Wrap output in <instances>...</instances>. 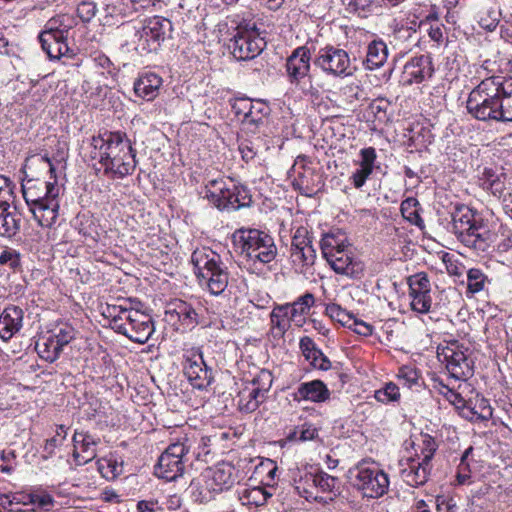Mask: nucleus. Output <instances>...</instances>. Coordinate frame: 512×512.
I'll return each instance as SVG.
<instances>
[{
  "label": "nucleus",
  "instance_id": "obj_11",
  "mask_svg": "<svg viewBox=\"0 0 512 512\" xmlns=\"http://www.w3.org/2000/svg\"><path fill=\"white\" fill-rule=\"evenodd\" d=\"M204 485L192 481L191 489L195 501L208 503L214 498V493L222 492L236 482V470L227 462H222L210 468L204 474Z\"/></svg>",
  "mask_w": 512,
  "mask_h": 512
},
{
  "label": "nucleus",
  "instance_id": "obj_61",
  "mask_svg": "<svg viewBox=\"0 0 512 512\" xmlns=\"http://www.w3.org/2000/svg\"><path fill=\"white\" fill-rule=\"evenodd\" d=\"M30 502L40 508L48 509L54 504V499L50 494H31Z\"/></svg>",
  "mask_w": 512,
  "mask_h": 512
},
{
  "label": "nucleus",
  "instance_id": "obj_30",
  "mask_svg": "<svg viewBox=\"0 0 512 512\" xmlns=\"http://www.w3.org/2000/svg\"><path fill=\"white\" fill-rule=\"evenodd\" d=\"M162 85V78L156 73L148 72L141 74L134 82L136 96L146 101H152L159 93Z\"/></svg>",
  "mask_w": 512,
  "mask_h": 512
},
{
  "label": "nucleus",
  "instance_id": "obj_35",
  "mask_svg": "<svg viewBox=\"0 0 512 512\" xmlns=\"http://www.w3.org/2000/svg\"><path fill=\"white\" fill-rule=\"evenodd\" d=\"M388 48L384 41L374 40L367 47L366 59L363 62L368 70L380 68L387 61Z\"/></svg>",
  "mask_w": 512,
  "mask_h": 512
},
{
  "label": "nucleus",
  "instance_id": "obj_52",
  "mask_svg": "<svg viewBox=\"0 0 512 512\" xmlns=\"http://www.w3.org/2000/svg\"><path fill=\"white\" fill-rule=\"evenodd\" d=\"M238 150L241 154V158L246 163L252 161L258 152V145H256L252 140L247 138L239 139Z\"/></svg>",
  "mask_w": 512,
  "mask_h": 512
},
{
  "label": "nucleus",
  "instance_id": "obj_6",
  "mask_svg": "<svg viewBox=\"0 0 512 512\" xmlns=\"http://www.w3.org/2000/svg\"><path fill=\"white\" fill-rule=\"evenodd\" d=\"M74 25L73 17L67 14L57 15L46 22L44 30L39 34V41L50 59L74 56L67 44L68 34Z\"/></svg>",
  "mask_w": 512,
  "mask_h": 512
},
{
  "label": "nucleus",
  "instance_id": "obj_12",
  "mask_svg": "<svg viewBox=\"0 0 512 512\" xmlns=\"http://www.w3.org/2000/svg\"><path fill=\"white\" fill-rule=\"evenodd\" d=\"M228 48L237 60H250L258 56L266 42L255 22L242 21L236 27Z\"/></svg>",
  "mask_w": 512,
  "mask_h": 512
},
{
  "label": "nucleus",
  "instance_id": "obj_16",
  "mask_svg": "<svg viewBox=\"0 0 512 512\" xmlns=\"http://www.w3.org/2000/svg\"><path fill=\"white\" fill-rule=\"evenodd\" d=\"M468 348L457 341L439 346L437 355L445 363L451 377L466 380L473 375L472 361L468 357Z\"/></svg>",
  "mask_w": 512,
  "mask_h": 512
},
{
  "label": "nucleus",
  "instance_id": "obj_57",
  "mask_svg": "<svg viewBox=\"0 0 512 512\" xmlns=\"http://www.w3.org/2000/svg\"><path fill=\"white\" fill-rule=\"evenodd\" d=\"M0 471L5 474H11L16 466V453L14 450L2 451L0 455Z\"/></svg>",
  "mask_w": 512,
  "mask_h": 512
},
{
  "label": "nucleus",
  "instance_id": "obj_47",
  "mask_svg": "<svg viewBox=\"0 0 512 512\" xmlns=\"http://www.w3.org/2000/svg\"><path fill=\"white\" fill-rule=\"evenodd\" d=\"M410 299V306L414 312L420 314H427L430 312L432 307L431 292L418 295L416 294L414 296H411Z\"/></svg>",
  "mask_w": 512,
  "mask_h": 512
},
{
  "label": "nucleus",
  "instance_id": "obj_19",
  "mask_svg": "<svg viewBox=\"0 0 512 512\" xmlns=\"http://www.w3.org/2000/svg\"><path fill=\"white\" fill-rule=\"evenodd\" d=\"M310 60L311 52L307 46L295 48L286 60V73L288 81L292 85H300V83L310 76Z\"/></svg>",
  "mask_w": 512,
  "mask_h": 512
},
{
  "label": "nucleus",
  "instance_id": "obj_59",
  "mask_svg": "<svg viewBox=\"0 0 512 512\" xmlns=\"http://www.w3.org/2000/svg\"><path fill=\"white\" fill-rule=\"evenodd\" d=\"M96 5L92 2H82L77 8V14L83 22H89L95 17Z\"/></svg>",
  "mask_w": 512,
  "mask_h": 512
},
{
  "label": "nucleus",
  "instance_id": "obj_36",
  "mask_svg": "<svg viewBox=\"0 0 512 512\" xmlns=\"http://www.w3.org/2000/svg\"><path fill=\"white\" fill-rule=\"evenodd\" d=\"M272 495L263 487L245 488L239 492V500L242 505L248 507H260L267 503L268 498Z\"/></svg>",
  "mask_w": 512,
  "mask_h": 512
},
{
  "label": "nucleus",
  "instance_id": "obj_4",
  "mask_svg": "<svg viewBox=\"0 0 512 512\" xmlns=\"http://www.w3.org/2000/svg\"><path fill=\"white\" fill-rule=\"evenodd\" d=\"M194 273L201 287L221 295L228 286L229 272L222 257L209 247L197 248L191 255Z\"/></svg>",
  "mask_w": 512,
  "mask_h": 512
},
{
  "label": "nucleus",
  "instance_id": "obj_29",
  "mask_svg": "<svg viewBox=\"0 0 512 512\" xmlns=\"http://www.w3.org/2000/svg\"><path fill=\"white\" fill-rule=\"evenodd\" d=\"M262 103L256 105L249 98H236L231 104L232 110L236 115L243 116L244 124L259 125L263 118Z\"/></svg>",
  "mask_w": 512,
  "mask_h": 512
},
{
  "label": "nucleus",
  "instance_id": "obj_39",
  "mask_svg": "<svg viewBox=\"0 0 512 512\" xmlns=\"http://www.w3.org/2000/svg\"><path fill=\"white\" fill-rule=\"evenodd\" d=\"M97 466L102 477L107 480H114L123 471L122 461H118L117 456L112 453L98 459Z\"/></svg>",
  "mask_w": 512,
  "mask_h": 512
},
{
  "label": "nucleus",
  "instance_id": "obj_23",
  "mask_svg": "<svg viewBox=\"0 0 512 512\" xmlns=\"http://www.w3.org/2000/svg\"><path fill=\"white\" fill-rule=\"evenodd\" d=\"M431 463L424 460L409 458L400 471L402 480L411 487L424 485L431 474Z\"/></svg>",
  "mask_w": 512,
  "mask_h": 512
},
{
  "label": "nucleus",
  "instance_id": "obj_24",
  "mask_svg": "<svg viewBox=\"0 0 512 512\" xmlns=\"http://www.w3.org/2000/svg\"><path fill=\"white\" fill-rule=\"evenodd\" d=\"M330 391L326 384L321 380H312L300 383L292 393L293 400L296 402L310 401L322 403L330 398Z\"/></svg>",
  "mask_w": 512,
  "mask_h": 512
},
{
  "label": "nucleus",
  "instance_id": "obj_49",
  "mask_svg": "<svg viewBox=\"0 0 512 512\" xmlns=\"http://www.w3.org/2000/svg\"><path fill=\"white\" fill-rule=\"evenodd\" d=\"M273 383V375L269 370L262 369L252 380V386L264 395L270 390Z\"/></svg>",
  "mask_w": 512,
  "mask_h": 512
},
{
  "label": "nucleus",
  "instance_id": "obj_31",
  "mask_svg": "<svg viewBox=\"0 0 512 512\" xmlns=\"http://www.w3.org/2000/svg\"><path fill=\"white\" fill-rule=\"evenodd\" d=\"M270 322L273 338H283L293 323V319L290 318L289 307L286 303L274 306L270 313Z\"/></svg>",
  "mask_w": 512,
  "mask_h": 512
},
{
  "label": "nucleus",
  "instance_id": "obj_10",
  "mask_svg": "<svg viewBox=\"0 0 512 512\" xmlns=\"http://www.w3.org/2000/svg\"><path fill=\"white\" fill-rule=\"evenodd\" d=\"M191 448L192 440L187 435L171 442L158 459L155 475L169 482L182 477L189 461L188 454Z\"/></svg>",
  "mask_w": 512,
  "mask_h": 512
},
{
  "label": "nucleus",
  "instance_id": "obj_41",
  "mask_svg": "<svg viewBox=\"0 0 512 512\" xmlns=\"http://www.w3.org/2000/svg\"><path fill=\"white\" fill-rule=\"evenodd\" d=\"M490 282L488 276L479 268H470L467 271V293L469 294L474 295L484 291Z\"/></svg>",
  "mask_w": 512,
  "mask_h": 512
},
{
  "label": "nucleus",
  "instance_id": "obj_8",
  "mask_svg": "<svg viewBox=\"0 0 512 512\" xmlns=\"http://www.w3.org/2000/svg\"><path fill=\"white\" fill-rule=\"evenodd\" d=\"M354 488L367 498H379L389 489V477L373 461L362 460L349 470Z\"/></svg>",
  "mask_w": 512,
  "mask_h": 512
},
{
  "label": "nucleus",
  "instance_id": "obj_51",
  "mask_svg": "<svg viewBox=\"0 0 512 512\" xmlns=\"http://www.w3.org/2000/svg\"><path fill=\"white\" fill-rule=\"evenodd\" d=\"M304 357L316 369L326 371L331 367L330 360L318 347Z\"/></svg>",
  "mask_w": 512,
  "mask_h": 512
},
{
  "label": "nucleus",
  "instance_id": "obj_46",
  "mask_svg": "<svg viewBox=\"0 0 512 512\" xmlns=\"http://www.w3.org/2000/svg\"><path fill=\"white\" fill-rule=\"evenodd\" d=\"M374 397L383 404L397 402L400 399L399 387L393 382L386 383L383 388L375 391Z\"/></svg>",
  "mask_w": 512,
  "mask_h": 512
},
{
  "label": "nucleus",
  "instance_id": "obj_20",
  "mask_svg": "<svg viewBox=\"0 0 512 512\" xmlns=\"http://www.w3.org/2000/svg\"><path fill=\"white\" fill-rule=\"evenodd\" d=\"M136 153V149L132 147L118 156L99 163L103 168L104 176L110 179H123L132 175L138 163Z\"/></svg>",
  "mask_w": 512,
  "mask_h": 512
},
{
  "label": "nucleus",
  "instance_id": "obj_3",
  "mask_svg": "<svg viewBox=\"0 0 512 512\" xmlns=\"http://www.w3.org/2000/svg\"><path fill=\"white\" fill-rule=\"evenodd\" d=\"M23 197L41 227H51L59 214L60 187L54 182L34 179L23 180Z\"/></svg>",
  "mask_w": 512,
  "mask_h": 512
},
{
  "label": "nucleus",
  "instance_id": "obj_34",
  "mask_svg": "<svg viewBox=\"0 0 512 512\" xmlns=\"http://www.w3.org/2000/svg\"><path fill=\"white\" fill-rule=\"evenodd\" d=\"M9 199L0 200V236L12 237L20 229V218L9 212Z\"/></svg>",
  "mask_w": 512,
  "mask_h": 512
},
{
  "label": "nucleus",
  "instance_id": "obj_58",
  "mask_svg": "<svg viewBox=\"0 0 512 512\" xmlns=\"http://www.w3.org/2000/svg\"><path fill=\"white\" fill-rule=\"evenodd\" d=\"M446 389V392H443V396L457 409H466L468 405V400L466 401L462 395L448 386H443Z\"/></svg>",
  "mask_w": 512,
  "mask_h": 512
},
{
  "label": "nucleus",
  "instance_id": "obj_2",
  "mask_svg": "<svg viewBox=\"0 0 512 512\" xmlns=\"http://www.w3.org/2000/svg\"><path fill=\"white\" fill-rule=\"evenodd\" d=\"M450 231L459 242L477 254L489 253L497 239V234L486 225L476 213L465 205H457L452 212Z\"/></svg>",
  "mask_w": 512,
  "mask_h": 512
},
{
  "label": "nucleus",
  "instance_id": "obj_7",
  "mask_svg": "<svg viewBox=\"0 0 512 512\" xmlns=\"http://www.w3.org/2000/svg\"><path fill=\"white\" fill-rule=\"evenodd\" d=\"M205 198L219 210H238L251 203L247 187L237 185L232 179H212L205 185Z\"/></svg>",
  "mask_w": 512,
  "mask_h": 512
},
{
  "label": "nucleus",
  "instance_id": "obj_55",
  "mask_svg": "<svg viewBox=\"0 0 512 512\" xmlns=\"http://www.w3.org/2000/svg\"><path fill=\"white\" fill-rule=\"evenodd\" d=\"M133 311L132 309L123 308L122 306H108L107 307V313L108 316L112 318V327L116 330L117 325H123L125 324L126 317L124 316V313H130Z\"/></svg>",
  "mask_w": 512,
  "mask_h": 512
},
{
  "label": "nucleus",
  "instance_id": "obj_17",
  "mask_svg": "<svg viewBox=\"0 0 512 512\" xmlns=\"http://www.w3.org/2000/svg\"><path fill=\"white\" fill-rule=\"evenodd\" d=\"M126 317L125 324L117 325L116 332L125 335L136 343H146L154 332L152 318L138 310L130 313H124Z\"/></svg>",
  "mask_w": 512,
  "mask_h": 512
},
{
  "label": "nucleus",
  "instance_id": "obj_62",
  "mask_svg": "<svg viewBox=\"0 0 512 512\" xmlns=\"http://www.w3.org/2000/svg\"><path fill=\"white\" fill-rule=\"evenodd\" d=\"M15 184L10 178L0 175V200L9 199L13 195Z\"/></svg>",
  "mask_w": 512,
  "mask_h": 512
},
{
  "label": "nucleus",
  "instance_id": "obj_56",
  "mask_svg": "<svg viewBox=\"0 0 512 512\" xmlns=\"http://www.w3.org/2000/svg\"><path fill=\"white\" fill-rule=\"evenodd\" d=\"M418 205V200L414 197L405 199L401 203L400 207L402 215L410 221H413L415 218H419V213L417 209Z\"/></svg>",
  "mask_w": 512,
  "mask_h": 512
},
{
  "label": "nucleus",
  "instance_id": "obj_13",
  "mask_svg": "<svg viewBox=\"0 0 512 512\" xmlns=\"http://www.w3.org/2000/svg\"><path fill=\"white\" fill-rule=\"evenodd\" d=\"M76 337V330L67 322L55 324L36 342L38 355L47 362L56 361L65 346Z\"/></svg>",
  "mask_w": 512,
  "mask_h": 512
},
{
  "label": "nucleus",
  "instance_id": "obj_48",
  "mask_svg": "<svg viewBox=\"0 0 512 512\" xmlns=\"http://www.w3.org/2000/svg\"><path fill=\"white\" fill-rule=\"evenodd\" d=\"M397 377L403 386L411 388L419 384V373L416 368L412 366H402L399 368Z\"/></svg>",
  "mask_w": 512,
  "mask_h": 512
},
{
  "label": "nucleus",
  "instance_id": "obj_64",
  "mask_svg": "<svg viewBox=\"0 0 512 512\" xmlns=\"http://www.w3.org/2000/svg\"><path fill=\"white\" fill-rule=\"evenodd\" d=\"M443 261L445 263L446 270L449 275L459 277L463 274L464 267L457 261L452 260L448 254L444 256Z\"/></svg>",
  "mask_w": 512,
  "mask_h": 512
},
{
  "label": "nucleus",
  "instance_id": "obj_1",
  "mask_svg": "<svg viewBox=\"0 0 512 512\" xmlns=\"http://www.w3.org/2000/svg\"><path fill=\"white\" fill-rule=\"evenodd\" d=\"M468 113L484 122H512V79L491 76L474 87L466 101Z\"/></svg>",
  "mask_w": 512,
  "mask_h": 512
},
{
  "label": "nucleus",
  "instance_id": "obj_27",
  "mask_svg": "<svg viewBox=\"0 0 512 512\" xmlns=\"http://www.w3.org/2000/svg\"><path fill=\"white\" fill-rule=\"evenodd\" d=\"M479 181L480 186L501 200V203L512 194V188L507 186V176L504 173L497 174L493 169L485 168Z\"/></svg>",
  "mask_w": 512,
  "mask_h": 512
},
{
  "label": "nucleus",
  "instance_id": "obj_45",
  "mask_svg": "<svg viewBox=\"0 0 512 512\" xmlns=\"http://www.w3.org/2000/svg\"><path fill=\"white\" fill-rule=\"evenodd\" d=\"M325 314L347 328L351 327V321L354 317L351 312L336 303L328 304L325 308Z\"/></svg>",
  "mask_w": 512,
  "mask_h": 512
},
{
  "label": "nucleus",
  "instance_id": "obj_22",
  "mask_svg": "<svg viewBox=\"0 0 512 512\" xmlns=\"http://www.w3.org/2000/svg\"><path fill=\"white\" fill-rule=\"evenodd\" d=\"M326 260L337 274L358 278L363 272L362 262L356 260L347 248L336 251Z\"/></svg>",
  "mask_w": 512,
  "mask_h": 512
},
{
  "label": "nucleus",
  "instance_id": "obj_54",
  "mask_svg": "<svg viewBox=\"0 0 512 512\" xmlns=\"http://www.w3.org/2000/svg\"><path fill=\"white\" fill-rule=\"evenodd\" d=\"M312 247V241L308 236V231L304 227H299L296 229L292 241H291V252L298 250L302 247Z\"/></svg>",
  "mask_w": 512,
  "mask_h": 512
},
{
  "label": "nucleus",
  "instance_id": "obj_43",
  "mask_svg": "<svg viewBox=\"0 0 512 512\" xmlns=\"http://www.w3.org/2000/svg\"><path fill=\"white\" fill-rule=\"evenodd\" d=\"M477 419L488 420L492 417V408L489 401L482 396L476 395L475 399H469L467 408Z\"/></svg>",
  "mask_w": 512,
  "mask_h": 512
},
{
  "label": "nucleus",
  "instance_id": "obj_63",
  "mask_svg": "<svg viewBox=\"0 0 512 512\" xmlns=\"http://www.w3.org/2000/svg\"><path fill=\"white\" fill-rule=\"evenodd\" d=\"M0 264H7L11 268H16L20 265L19 254L15 250H4L0 254Z\"/></svg>",
  "mask_w": 512,
  "mask_h": 512
},
{
  "label": "nucleus",
  "instance_id": "obj_14",
  "mask_svg": "<svg viewBox=\"0 0 512 512\" xmlns=\"http://www.w3.org/2000/svg\"><path fill=\"white\" fill-rule=\"evenodd\" d=\"M132 147V142L125 132L103 130L90 139V158L99 164Z\"/></svg>",
  "mask_w": 512,
  "mask_h": 512
},
{
  "label": "nucleus",
  "instance_id": "obj_44",
  "mask_svg": "<svg viewBox=\"0 0 512 512\" xmlns=\"http://www.w3.org/2000/svg\"><path fill=\"white\" fill-rule=\"evenodd\" d=\"M306 478L311 480L313 485L320 488L322 492H333L338 484V478L325 472L309 473L306 475Z\"/></svg>",
  "mask_w": 512,
  "mask_h": 512
},
{
  "label": "nucleus",
  "instance_id": "obj_21",
  "mask_svg": "<svg viewBox=\"0 0 512 512\" xmlns=\"http://www.w3.org/2000/svg\"><path fill=\"white\" fill-rule=\"evenodd\" d=\"M435 72L432 57L429 54L414 56L404 65L403 79L406 84H419L431 79Z\"/></svg>",
  "mask_w": 512,
  "mask_h": 512
},
{
  "label": "nucleus",
  "instance_id": "obj_5",
  "mask_svg": "<svg viewBox=\"0 0 512 512\" xmlns=\"http://www.w3.org/2000/svg\"><path fill=\"white\" fill-rule=\"evenodd\" d=\"M232 240L240 256L254 265L269 264L278 254L274 238L266 231L241 227L234 231Z\"/></svg>",
  "mask_w": 512,
  "mask_h": 512
},
{
  "label": "nucleus",
  "instance_id": "obj_53",
  "mask_svg": "<svg viewBox=\"0 0 512 512\" xmlns=\"http://www.w3.org/2000/svg\"><path fill=\"white\" fill-rule=\"evenodd\" d=\"M67 428L64 425H59L57 427L56 435L52 438L46 440L44 445V452L47 453L48 456L54 454L55 448L62 444V442L67 437Z\"/></svg>",
  "mask_w": 512,
  "mask_h": 512
},
{
  "label": "nucleus",
  "instance_id": "obj_18",
  "mask_svg": "<svg viewBox=\"0 0 512 512\" xmlns=\"http://www.w3.org/2000/svg\"><path fill=\"white\" fill-rule=\"evenodd\" d=\"M183 372L190 384L200 390L207 388L213 381L212 369L206 365L202 353L198 351H191L185 356Z\"/></svg>",
  "mask_w": 512,
  "mask_h": 512
},
{
  "label": "nucleus",
  "instance_id": "obj_33",
  "mask_svg": "<svg viewBox=\"0 0 512 512\" xmlns=\"http://www.w3.org/2000/svg\"><path fill=\"white\" fill-rule=\"evenodd\" d=\"M201 310L200 304H198V307H194L185 301H178L168 313L171 316L175 314L183 326L193 328L200 323Z\"/></svg>",
  "mask_w": 512,
  "mask_h": 512
},
{
  "label": "nucleus",
  "instance_id": "obj_28",
  "mask_svg": "<svg viewBox=\"0 0 512 512\" xmlns=\"http://www.w3.org/2000/svg\"><path fill=\"white\" fill-rule=\"evenodd\" d=\"M359 167L352 173L350 180L353 186L360 189L365 184L366 180L373 173L375 162L377 158L376 150L374 147H366L359 152Z\"/></svg>",
  "mask_w": 512,
  "mask_h": 512
},
{
  "label": "nucleus",
  "instance_id": "obj_25",
  "mask_svg": "<svg viewBox=\"0 0 512 512\" xmlns=\"http://www.w3.org/2000/svg\"><path fill=\"white\" fill-rule=\"evenodd\" d=\"M72 440L73 457L77 464H86L97 456L96 446L100 443L99 438H95L89 433L75 432Z\"/></svg>",
  "mask_w": 512,
  "mask_h": 512
},
{
  "label": "nucleus",
  "instance_id": "obj_38",
  "mask_svg": "<svg viewBox=\"0 0 512 512\" xmlns=\"http://www.w3.org/2000/svg\"><path fill=\"white\" fill-rule=\"evenodd\" d=\"M266 395L258 391L254 387L245 388L239 394L238 406L241 411L251 413L255 411L259 405L265 400Z\"/></svg>",
  "mask_w": 512,
  "mask_h": 512
},
{
  "label": "nucleus",
  "instance_id": "obj_50",
  "mask_svg": "<svg viewBox=\"0 0 512 512\" xmlns=\"http://www.w3.org/2000/svg\"><path fill=\"white\" fill-rule=\"evenodd\" d=\"M438 449L435 439L429 434L422 435V446L420 449L419 460H424L431 463V460Z\"/></svg>",
  "mask_w": 512,
  "mask_h": 512
},
{
  "label": "nucleus",
  "instance_id": "obj_26",
  "mask_svg": "<svg viewBox=\"0 0 512 512\" xmlns=\"http://www.w3.org/2000/svg\"><path fill=\"white\" fill-rule=\"evenodd\" d=\"M24 312L22 308L9 305L0 314V338L10 340L23 326Z\"/></svg>",
  "mask_w": 512,
  "mask_h": 512
},
{
  "label": "nucleus",
  "instance_id": "obj_32",
  "mask_svg": "<svg viewBox=\"0 0 512 512\" xmlns=\"http://www.w3.org/2000/svg\"><path fill=\"white\" fill-rule=\"evenodd\" d=\"M289 307L290 318L297 327H302L306 321V316L310 309L315 305V297L312 293L305 294L296 298L292 303H286Z\"/></svg>",
  "mask_w": 512,
  "mask_h": 512
},
{
  "label": "nucleus",
  "instance_id": "obj_40",
  "mask_svg": "<svg viewBox=\"0 0 512 512\" xmlns=\"http://www.w3.org/2000/svg\"><path fill=\"white\" fill-rule=\"evenodd\" d=\"M290 257L293 265L295 266V269L302 273L314 264L316 259V251L313 246H304L291 252Z\"/></svg>",
  "mask_w": 512,
  "mask_h": 512
},
{
  "label": "nucleus",
  "instance_id": "obj_42",
  "mask_svg": "<svg viewBox=\"0 0 512 512\" xmlns=\"http://www.w3.org/2000/svg\"><path fill=\"white\" fill-rule=\"evenodd\" d=\"M409 297L431 292V282L424 272L415 273L407 278Z\"/></svg>",
  "mask_w": 512,
  "mask_h": 512
},
{
  "label": "nucleus",
  "instance_id": "obj_37",
  "mask_svg": "<svg viewBox=\"0 0 512 512\" xmlns=\"http://www.w3.org/2000/svg\"><path fill=\"white\" fill-rule=\"evenodd\" d=\"M321 252L326 259L340 249L348 248L345 234L340 231L329 232L320 242Z\"/></svg>",
  "mask_w": 512,
  "mask_h": 512
},
{
  "label": "nucleus",
  "instance_id": "obj_15",
  "mask_svg": "<svg viewBox=\"0 0 512 512\" xmlns=\"http://www.w3.org/2000/svg\"><path fill=\"white\" fill-rule=\"evenodd\" d=\"M314 65L324 74L335 78L352 76L355 72L348 52L333 45L319 49Z\"/></svg>",
  "mask_w": 512,
  "mask_h": 512
},
{
  "label": "nucleus",
  "instance_id": "obj_60",
  "mask_svg": "<svg viewBox=\"0 0 512 512\" xmlns=\"http://www.w3.org/2000/svg\"><path fill=\"white\" fill-rule=\"evenodd\" d=\"M348 328L353 330L355 333L365 337L370 336L373 333V326L371 324L357 319L355 316L351 321V327Z\"/></svg>",
  "mask_w": 512,
  "mask_h": 512
},
{
  "label": "nucleus",
  "instance_id": "obj_9",
  "mask_svg": "<svg viewBox=\"0 0 512 512\" xmlns=\"http://www.w3.org/2000/svg\"><path fill=\"white\" fill-rule=\"evenodd\" d=\"M171 27L168 19L155 16L146 20L139 28L124 25L121 30L126 34L133 31V36L128 43L133 45L140 54H147L158 50Z\"/></svg>",
  "mask_w": 512,
  "mask_h": 512
}]
</instances>
